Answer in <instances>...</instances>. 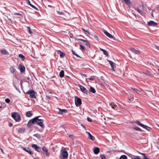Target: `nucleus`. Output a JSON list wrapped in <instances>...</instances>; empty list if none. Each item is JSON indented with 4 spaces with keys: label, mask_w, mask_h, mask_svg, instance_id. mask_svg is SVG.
Segmentation results:
<instances>
[{
    "label": "nucleus",
    "mask_w": 159,
    "mask_h": 159,
    "mask_svg": "<svg viewBox=\"0 0 159 159\" xmlns=\"http://www.w3.org/2000/svg\"><path fill=\"white\" fill-rule=\"evenodd\" d=\"M68 157V153L65 149L61 150V152L60 155V157L61 159H67Z\"/></svg>",
    "instance_id": "f257e3e1"
},
{
    "label": "nucleus",
    "mask_w": 159,
    "mask_h": 159,
    "mask_svg": "<svg viewBox=\"0 0 159 159\" xmlns=\"http://www.w3.org/2000/svg\"><path fill=\"white\" fill-rule=\"evenodd\" d=\"M12 117L16 122H19L21 120V117L17 113L13 112L11 114Z\"/></svg>",
    "instance_id": "f03ea898"
},
{
    "label": "nucleus",
    "mask_w": 159,
    "mask_h": 159,
    "mask_svg": "<svg viewBox=\"0 0 159 159\" xmlns=\"http://www.w3.org/2000/svg\"><path fill=\"white\" fill-rule=\"evenodd\" d=\"M40 116H39L36 117H37V119L35 123H36L38 125L41 126V127L43 128L44 127V125L43 124V120L42 119H39V118L40 117Z\"/></svg>",
    "instance_id": "7ed1b4c3"
},
{
    "label": "nucleus",
    "mask_w": 159,
    "mask_h": 159,
    "mask_svg": "<svg viewBox=\"0 0 159 159\" xmlns=\"http://www.w3.org/2000/svg\"><path fill=\"white\" fill-rule=\"evenodd\" d=\"M134 8L137 12H138L141 15H142L143 13V11L141 9H143V5H140L139 6V7H134Z\"/></svg>",
    "instance_id": "20e7f679"
},
{
    "label": "nucleus",
    "mask_w": 159,
    "mask_h": 159,
    "mask_svg": "<svg viewBox=\"0 0 159 159\" xmlns=\"http://www.w3.org/2000/svg\"><path fill=\"white\" fill-rule=\"evenodd\" d=\"M75 103L76 106L78 107L82 103L81 99L77 97H75Z\"/></svg>",
    "instance_id": "39448f33"
},
{
    "label": "nucleus",
    "mask_w": 159,
    "mask_h": 159,
    "mask_svg": "<svg viewBox=\"0 0 159 159\" xmlns=\"http://www.w3.org/2000/svg\"><path fill=\"white\" fill-rule=\"evenodd\" d=\"M26 93L29 94L32 98H36L35 93L32 90H29L26 92Z\"/></svg>",
    "instance_id": "423d86ee"
},
{
    "label": "nucleus",
    "mask_w": 159,
    "mask_h": 159,
    "mask_svg": "<svg viewBox=\"0 0 159 159\" xmlns=\"http://www.w3.org/2000/svg\"><path fill=\"white\" fill-rule=\"evenodd\" d=\"M37 119V117H35L33 119L30 120L27 124L28 126H30L32 125L33 124L35 123Z\"/></svg>",
    "instance_id": "0eeeda50"
},
{
    "label": "nucleus",
    "mask_w": 159,
    "mask_h": 159,
    "mask_svg": "<svg viewBox=\"0 0 159 159\" xmlns=\"http://www.w3.org/2000/svg\"><path fill=\"white\" fill-rule=\"evenodd\" d=\"M136 123H137L138 125L142 127L143 128L146 129L147 130H149V129H150V127H148V126L145 125L143 124L139 121H136Z\"/></svg>",
    "instance_id": "6e6552de"
},
{
    "label": "nucleus",
    "mask_w": 159,
    "mask_h": 159,
    "mask_svg": "<svg viewBox=\"0 0 159 159\" xmlns=\"http://www.w3.org/2000/svg\"><path fill=\"white\" fill-rule=\"evenodd\" d=\"M31 146L33 149L38 152H40L41 151V148L35 144H32Z\"/></svg>",
    "instance_id": "1a4fd4ad"
},
{
    "label": "nucleus",
    "mask_w": 159,
    "mask_h": 159,
    "mask_svg": "<svg viewBox=\"0 0 159 159\" xmlns=\"http://www.w3.org/2000/svg\"><path fill=\"white\" fill-rule=\"evenodd\" d=\"M148 25L149 26H155L157 25V24L152 20H150L148 22Z\"/></svg>",
    "instance_id": "9d476101"
},
{
    "label": "nucleus",
    "mask_w": 159,
    "mask_h": 159,
    "mask_svg": "<svg viewBox=\"0 0 159 159\" xmlns=\"http://www.w3.org/2000/svg\"><path fill=\"white\" fill-rule=\"evenodd\" d=\"M80 88L81 91L83 93H86V94H88V90L85 88L82 85L80 86Z\"/></svg>",
    "instance_id": "9b49d317"
},
{
    "label": "nucleus",
    "mask_w": 159,
    "mask_h": 159,
    "mask_svg": "<svg viewBox=\"0 0 159 159\" xmlns=\"http://www.w3.org/2000/svg\"><path fill=\"white\" fill-rule=\"evenodd\" d=\"M13 84L16 90H18L17 88L16 85V84H18L19 82L16 78H14L13 80Z\"/></svg>",
    "instance_id": "f8f14e48"
},
{
    "label": "nucleus",
    "mask_w": 159,
    "mask_h": 159,
    "mask_svg": "<svg viewBox=\"0 0 159 159\" xmlns=\"http://www.w3.org/2000/svg\"><path fill=\"white\" fill-rule=\"evenodd\" d=\"M59 110V111L58 112V114L60 115H62L64 113H66L67 112V110L63 109H61L59 108H58Z\"/></svg>",
    "instance_id": "ddd939ff"
},
{
    "label": "nucleus",
    "mask_w": 159,
    "mask_h": 159,
    "mask_svg": "<svg viewBox=\"0 0 159 159\" xmlns=\"http://www.w3.org/2000/svg\"><path fill=\"white\" fill-rule=\"evenodd\" d=\"M104 33L106 36H107L110 38L113 39H114V37L112 35L110 34V33H109L107 31H104Z\"/></svg>",
    "instance_id": "4468645a"
},
{
    "label": "nucleus",
    "mask_w": 159,
    "mask_h": 159,
    "mask_svg": "<svg viewBox=\"0 0 159 159\" xmlns=\"http://www.w3.org/2000/svg\"><path fill=\"white\" fill-rule=\"evenodd\" d=\"M23 150L28 152L30 154H33V152L31 151L30 149L28 148H22Z\"/></svg>",
    "instance_id": "2eb2a0df"
},
{
    "label": "nucleus",
    "mask_w": 159,
    "mask_h": 159,
    "mask_svg": "<svg viewBox=\"0 0 159 159\" xmlns=\"http://www.w3.org/2000/svg\"><path fill=\"white\" fill-rule=\"evenodd\" d=\"M108 61L109 62V64L110 65L112 70L114 71H115L114 68V66L115 65V63L109 60H108Z\"/></svg>",
    "instance_id": "dca6fc26"
},
{
    "label": "nucleus",
    "mask_w": 159,
    "mask_h": 159,
    "mask_svg": "<svg viewBox=\"0 0 159 159\" xmlns=\"http://www.w3.org/2000/svg\"><path fill=\"white\" fill-rule=\"evenodd\" d=\"M19 68L21 72H23L25 71V67L23 66H22L21 64H20L19 65Z\"/></svg>",
    "instance_id": "f3484780"
},
{
    "label": "nucleus",
    "mask_w": 159,
    "mask_h": 159,
    "mask_svg": "<svg viewBox=\"0 0 159 159\" xmlns=\"http://www.w3.org/2000/svg\"><path fill=\"white\" fill-rule=\"evenodd\" d=\"M100 151L99 148L97 147H95L93 149V152L94 154H98Z\"/></svg>",
    "instance_id": "a211bd4d"
},
{
    "label": "nucleus",
    "mask_w": 159,
    "mask_h": 159,
    "mask_svg": "<svg viewBox=\"0 0 159 159\" xmlns=\"http://www.w3.org/2000/svg\"><path fill=\"white\" fill-rule=\"evenodd\" d=\"M129 49L132 52L135 54H138L139 53V51L136 50L134 48H130Z\"/></svg>",
    "instance_id": "6ab92c4d"
},
{
    "label": "nucleus",
    "mask_w": 159,
    "mask_h": 159,
    "mask_svg": "<svg viewBox=\"0 0 159 159\" xmlns=\"http://www.w3.org/2000/svg\"><path fill=\"white\" fill-rule=\"evenodd\" d=\"M26 2H27V3L32 8H33L35 10H38L37 7H36L34 6L33 5L30 3V2L29 0H26Z\"/></svg>",
    "instance_id": "aec40b11"
},
{
    "label": "nucleus",
    "mask_w": 159,
    "mask_h": 159,
    "mask_svg": "<svg viewBox=\"0 0 159 159\" xmlns=\"http://www.w3.org/2000/svg\"><path fill=\"white\" fill-rule=\"evenodd\" d=\"M110 106L114 109H117V106L114 103H111L110 104Z\"/></svg>",
    "instance_id": "412c9836"
},
{
    "label": "nucleus",
    "mask_w": 159,
    "mask_h": 159,
    "mask_svg": "<svg viewBox=\"0 0 159 159\" xmlns=\"http://www.w3.org/2000/svg\"><path fill=\"white\" fill-rule=\"evenodd\" d=\"M1 52L2 54L3 55H7L9 53L7 51L4 49H2L1 50Z\"/></svg>",
    "instance_id": "4be33fe9"
},
{
    "label": "nucleus",
    "mask_w": 159,
    "mask_h": 159,
    "mask_svg": "<svg viewBox=\"0 0 159 159\" xmlns=\"http://www.w3.org/2000/svg\"><path fill=\"white\" fill-rule=\"evenodd\" d=\"M33 115V114L31 113L30 111H29L26 112V117H30Z\"/></svg>",
    "instance_id": "5701e85b"
},
{
    "label": "nucleus",
    "mask_w": 159,
    "mask_h": 159,
    "mask_svg": "<svg viewBox=\"0 0 159 159\" xmlns=\"http://www.w3.org/2000/svg\"><path fill=\"white\" fill-rule=\"evenodd\" d=\"M79 40L82 41L83 42H84V43H85L86 45L87 46L89 45V44L88 41L87 40H84V39H78V41H79Z\"/></svg>",
    "instance_id": "b1692460"
},
{
    "label": "nucleus",
    "mask_w": 159,
    "mask_h": 159,
    "mask_svg": "<svg viewBox=\"0 0 159 159\" xmlns=\"http://www.w3.org/2000/svg\"><path fill=\"white\" fill-rule=\"evenodd\" d=\"M140 76L141 77H145V75H149V73L148 72H147L146 73H145L143 72L140 73Z\"/></svg>",
    "instance_id": "393cba45"
},
{
    "label": "nucleus",
    "mask_w": 159,
    "mask_h": 159,
    "mask_svg": "<svg viewBox=\"0 0 159 159\" xmlns=\"http://www.w3.org/2000/svg\"><path fill=\"white\" fill-rule=\"evenodd\" d=\"M89 91L93 93H95L96 92V90L95 89L92 87H90L89 89Z\"/></svg>",
    "instance_id": "a878e982"
},
{
    "label": "nucleus",
    "mask_w": 159,
    "mask_h": 159,
    "mask_svg": "<svg viewBox=\"0 0 159 159\" xmlns=\"http://www.w3.org/2000/svg\"><path fill=\"white\" fill-rule=\"evenodd\" d=\"M64 71L63 70H61L59 74V76L61 78H62L64 76Z\"/></svg>",
    "instance_id": "bb28decb"
},
{
    "label": "nucleus",
    "mask_w": 159,
    "mask_h": 159,
    "mask_svg": "<svg viewBox=\"0 0 159 159\" xmlns=\"http://www.w3.org/2000/svg\"><path fill=\"white\" fill-rule=\"evenodd\" d=\"M27 30L28 32L30 34L32 35V34H33V32H32L30 30H31L30 27V26H27Z\"/></svg>",
    "instance_id": "cd10ccee"
},
{
    "label": "nucleus",
    "mask_w": 159,
    "mask_h": 159,
    "mask_svg": "<svg viewBox=\"0 0 159 159\" xmlns=\"http://www.w3.org/2000/svg\"><path fill=\"white\" fill-rule=\"evenodd\" d=\"M10 71L11 73H14L15 71V69L13 67H11L10 68Z\"/></svg>",
    "instance_id": "c85d7f7f"
},
{
    "label": "nucleus",
    "mask_w": 159,
    "mask_h": 159,
    "mask_svg": "<svg viewBox=\"0 0 159 159\" xmlns=\"http://www.w3.org/2000/svg\"><path fill=\"white\" fill-rule=\"evenodd\" d=\"M126 4L128 5H130L131 4V2L129 0H123Z\"/></svg>",
    "instance_id": "c756f323"
},
{
    "label": "nucleus",
    "mask_w": 159,
    "mask_h": 159,
    "mask_svg": "<svg viewBox=\"0 0 159 159\" xmlns=\"http://www.w3.org/2000/svg\"><path fill=\"white\" fill-rule=\"evenodd\" d=\"M59 52L60 57H63L65 55V54L61 51H59Z\"/></svg>",
    "instance_id": "7c9ffc66"
},
{
    "label": "nucleus",
    "mask_w": 159,
    "mask_h": 159,
    "mask_svg": "<svg viewBox=\"0 0 159 159\" xmlns=\"http://www.w3.org/2000/svg\"><path fill=\"white\" fill-rule=\"evenodd\" d=\"M132 89L133 90H134V91H135V92H136V93H138L139 94H140L141 93V92L140 91L137 89H136L132 88Z\"/></svg>",
    "instance_id": "2f4dec72"
},
{
    "label": "nucleus",
    "mask_w": 159,
    "mask_h": 159,
    "mask_svg": "<svg viewBox=\"0 0 159 159\" xmlns=\"http://www.w3.org/2000/svg\"><path fill=\"white\" fill-rule=\"evenodd\" d=\"M120 159H127V157L125 155H122L120 157Z\"/></svg>",
    "instance_id": "473e14b6"
},
{
    "label": "nucleus",
    "mask_w": 159,
    "mask_h": 159,
    "mask_svg": "<svg viewBox=\"0 0 159 159\" xmlns=\"http://www.w3.org/2000/svg\"><path fill=\"white\" fill-rule=\"evenodd\" d=\"M88 138L89 139L92 140H94L95 139L94 137L92 136L91 134L88 136Z\"/></svg>",
    "instance_id": "72a5a7b5"
},
{
    "label": "nucleus",
    "mask_w": 159,
    "mask_h": 159,
    "mask_svg": "<svg viewBox=\"0 0 159 159\" xmlns=\"http://www.w3.org/2000/svg\"><path fill=\"white\" fill-rule=\"evenodd\" d=\"M42 150L44 152H46V154L48 153V150L45 147H43L42 148Z\"/></svg>",
    "instance_id": "f704fd0d"
},
{
    "label": "nucleus",
    "mask_w": 159,
    "mask_h": 159,
    "mask_svg": "<svg viewBox=\"0 0 159 159\" xmlns=\"http://www.w3.org/2000/svg\"><path fill=\"white\" fill-rule=\"evenodd\" d=\"M140 154H141L142 155H143V159H149V158L147 157L146 156H145V154L144 153H141L140 152H139Z\"/></svg>",
    "instance_id": "c9c22d12"
},
{
    "label": "nucleus",
    "mask_w": 159,
    "mask_h": 159,
    "mask_svg": "<svg viewBox=\"0 0 159 159\" xmlns=\"http://www.w3.org/2000/svg\"><path fill=\"white\" fill-rule=\"evenodd\" d=\"M134 129L137 130H138V131H141V129L140 128L138 127H134Z\"/></svg>",
    "instance_id": "e433bc0d"
},
{
    "label": "nucleus",
    "mask_w": 159,
    "mask_h": 159,
    "mask_svg": "<svg viewBox=\"0 0 159 159\" xmlns=\"http://www.w3.org/2000/svg\"><path fill=\"white\" fill-rule=\"evenodd\" d=\"M19 57L23 60H24L25 58V57L22 54H20L19 55Z\"/></svg>",
    "instance_id": "4c0bfd02"
},
{
    "label": "nucleus",
    "mask_w": 159,
    "mask_h": 159,
    "mask_svg": "<svg viewBox=\"0 0 159 159\" xmlns=\"http://www.w3.org/2000/svg\"><path fill=\"white\" fill-rule=\"evenodd\" d=\"M72 53L75 55L76 56L78 57H79L80 56L76 53V52H75V51H73V50H72Z\"/></svg>",
    "instance_id": "58836bf2"
},
{
    "label": "nucleus",
    "mask_w": 159,
    "mask_h": 159,
    "mask_svg": "<svg viewBox=\"0 0 159 159\" xmlns=\"http://www.w3.org/2000/svg\"><path fill=\"white\" fill-rule=\"evenodd\" d=\"M25 131V129L24 128H21L19 129V132L20 133H21L24 132Z\"/></svg>",
    "instance_id": "ea45409f"
},
{
    "label": "nucleus",
    "mask_w": 159,
    "mask_h": 159,
    "mask_svg": "<svg viewBox=\"0 0 159 159\" xmlns=\"http://www.w3.org/2000/svg\"><path fill=\"white\" fill-rule=\"evenodd\" d=\"M82 29L84 31L85 34H89V32L88 31L84 30V29L83 28H82Z\"/></svg>",
    "instance_id": "a19ab883"
},
{
    "label": "nucleus",
    "mask_w": 159,
    "mask_h": 159,
    "mask_svg": "<svg viewBox=\"0 0 159 159\" xmlns=\"http://www.w3.org/2000/svg\"><path fill=\"white\" fill-rule=\"evenodd\" d=\"M103 54L107 56L108 55V54L107 52L105 50H104V51L103 52Z\"/></svg>",
    "instance_id": "79ce46f5"
},
{
    "label": "nucleus",
    "mask_w": 159,
    "mask_h": 159,
    "mask_svg": "<svg viewBox=\"0 0 159 159\" xmlns=\"http://www.w3.org/2000/svg\"><path fill=\"white\" fill-rule=\"evenodd\" d=\"M57 13L59 15H64V14L62 12H60L58 11H57Z\"/></svg>",
    "instance_id": "37998d69"
},
{
    "label": "nucleus",
    "mask_w": 159,
    "mask_h": 159,
    "mask_svg": "<svg viewBox=\"0 0 159 159\" xmlns=\"http://www.w3.org/2000/svg\"><path fill=\"white\" fill-rule=\"evenodd\" d=\"M130 97H131V98H129L128 100V102H130L131 101V99H133V98H134V96L133 95H130Z\"/></svg>",
    "instance_id": "c03bdc74"
},
{
    "label": "nucleus",
    "mask_w": 159,
    "mask_h": 159,
    "mask_svg": "<svg viewBox=\"0 0 159 159\" xmlns=\"http://www.w3.org/2000/svg\"><path fill=\"white\" fill-rule=\"evenodd\" d=\"M5 101L7 103H9L10 101V100L9 98H6L5 100Z\"/></svg>",
    "instance_id": "a18cd8bd"
},
{
    "label": "nucleus",
    "mask_w": 159,
    "mask_h": 159,
    "mask_svg": "<svg viewBox=\"0 0 159 159\" xmlns=\"http://www.w3.org/2000/svg\"><path fill=\"white\" fill-rule=\"evenodd\" d=\"M100 157L101 158V159H106V157L105 156L103 155H101L100 156Z\"/></svg>",
    "instance_id": "49530a36"
},
{
    "label": "nucleus",
    "mask_w": 159,
    "mask_h": 159,
    "mask_svg": "<svg viewBox=\"0 0 159 159\" xmlns=\"http://www.w3.org/2000/svg\"><path fill=\"white\" fill-rule=\"evenodd\" d=\"M80 49L83 50H84L85 48L82 45L80 44Z\"/></svg>",
    "instance_id": "de8ad7c7"
},
{
    "label": "nucleus",
    "mask_w": 159,
    "mask_h": 159,
    "mask_svg": "<svg viewBox=\"0 0 159 159\" xmlns=\"http://www.w3.org/2000/svg\"><path fill=\"white\" fill-rule=\"evenodd\" d=\"M154 47L155 48H156L157 49L158 51H159V47L155 45L154 46Z\"/></svg>",
    "instance_id": "09e8293b"
},
{
    "label": "nucleus",
    "mask_w": 159,
    "mask_h": 159,
    "mask_svg": "<svg viewBox=\"0 0 159 159\" xmlns=\"http://www.w3.org/2000/svg\"><path fill=\"white\" fill-rule=\"evenodd\" d=\"M87 120H88V121L89 122H91L92 121L91 119L89 117H87Z\"/></svg>",
    "instance_id": "8fccbe9b"
},
{
    "label": "nucleus",
    "mask_w": 159,
    "mask_h": 159,
    "mask_svg": "<svg viewBox=\"0 0 159 159\" xmlns=\"http://www.w3.org/2000/svg\"><path fill=\"white\" fill-rule=\"evenodd\" d=\"M34 136H35V137H36L37 138H39V134H34Z\"/></svg>",
    "instance_id": "3c124183"
},
{
    "label": "nucleus",
    "mask_w": 159,
    "mask_h": 159,
    "mask_svg": "<svg viewBox=\"0 0 159 159\" xmlns=\"http://www.w3.org/2000/svg\"><path fill=\"white\" fill-rule=\"evenodd\" d=\"M89 80L92 81L94 80V79L92 77H89L88 78Z\"/></svg>",
    "instance_id": "603ef678"
},
{
    "label": "nucleus",
    "mask_w": 159,
    "mask_h": 159,
    "mask_svg": "<svg viewBox=\"0 0 159 159\" xmlns=\"http://www.w3.org/2000/svg\"><path fill=\"white\" fill-rule=\"evenodd\" d=\"M133 159H140V157L139 156H136V157L133 158Z\"/></svg>",
    "instance_id": "864d4df0"
},
{
    "label": "nucleus",
    "mask_w": 159,
    "mask_h": 159,
    "mask_svg": "<svg viewBox=\"0 0 159 159\" xmlns=\"http://www.w3.org/2000/svg\"><path fill=\"white\" fill-rule=\"evenodd\" d=\"M8 125L10 127H11L13 125V124L11 123H9L8 124Z\"/></svg>",
    "instance_id": "5fc2aeb1"
},
{
    "label": "nucleus",
    "mask_w": 159,
    "mask_h": 159,
    "mask_svg": "<svg viewBox=\"0 0 159 159\" xmlns=\"http://www.w3.org/2000/svg\"><path fill=\"white\" fill-rule=\"evenodd\" d=\"M14 15H21V14H20L19 13H15L14 14Z\"/></svg>",
    "instance_id": "6e6d98bb"
},
{
    "label": "nucleus",
    "mask_w": 159,
    "mask_h": 159,
    "mask_svg": "<svg viewBox=\"0 0 159 159\" xmlns=\"http://www.w3.org/2000/svg\"><path fill=\"white\" fill-rule=\"evenodd\" d=\"M94 37L97 40H98V37L96 35H94Z\"/></svg>",
    "instance_id": "4d7b16f0"
},
{
    "label": "nucleus",
    "mask_w": 159,
    "mask_h": 159,
    "mask_svg": "<svg viewBox=\"0 0 159 159\" xmlns=\"http://www.w3.org/2000/svg\"><path fill=\"white\" fill-rule=\"evenodd\" d=\"M68 135L70 137H71L72 139L73 138V135Z\"/></svg>",
    "instance_id": "13d9d810"
},
{
    "label": "nucleus",
    "mask_w": 159,
    "mask_h": 159,
    "mask_svg": "<svg viewBox=\"0 0 159 159\" xmlns=\"http://www.w3.org/2000/svg\"><path fill=\"white\" fill-rule=\"evenodd\" d=\"M86 133L88 134L89 136L91 134L88 132H86Z\"/></svg>",
    "instance_id": "bf43d9fd"
},
{
    "label": "nucleus",
    "mask_w": 159,
    "mask_h": 159,
    "mask_svg": "<svg viewBox=\"0 0 159 159\" xmlns=\"http://www.w3.org/2000/svg\"><path fill=\"white\" fill-rule=\"evenodd\" d=\"M100 50L101 51H102V52H103V51H104V49H102V48H100Z\"/></svg>",
    "instance_id": "052dcab7"
},
{
    "label": "nucleus",
    "mask_w": 159,
    "mask_h": 159,
    "mask_svg": "<svg viewBox=\"0 0 159 159\" xmlns=\"http://www.w3.org/2000/svg\"><path fill=\"white\" fill-rule=\"evenodd\" d=\"M0 149H1V150L2 152H3V153L4 152H3V151L2 149V148H0Z\"/></svg>",
    "instance_id": "680f3d73"
},
{
    "label": "nucleus",
    "mask_w": 159,
    "mask_h": 159,
    "mask_svg": "<svg viewBox=\"0 0 159 159\" xmlns=\"http://www.w3.org/2000/svg\"><path fill=\"white\" fill-rule=\"evenodd\" d=\"M81 126H83V127H84V125H82Z\"/></svg>",
    "instance_id": "e2e57ef3"
},
{
    "label": "nucleus",
    "mask_w": 159,
    "mask_h": 159,
    "mask_svg": "<svg viewBox=\"0 0 159 159\" xmlns=\"http://www.w3.org/2000/svg\"><path fill=\"white\" fill-rule=\"evenodd\" d=\"M158 9L159 10V7H157Z\"/></svg>",
    "instance_id": "0e129e2a"
},
{
    "label": "nucleus",
    "mask_w": 159,
    "mask_h": 159,
    "mask_svg": "<svg viewBox=\"0 0 159 159\" xmlns=\"http://www.w3.org/2000/svg\"><path fill=\"white\" fill-rule=\"evenodd\" d=\"M158 71L159 72V69H158Z\"/></svg>",
    "instance_id": "69168bd1"
},
{
    "label": "nucleus",
    "mask_w": 159,
    "mask_h": 159,
    "mask_svg": "<svg viewBox=\"0 0 159 159\" xmlns=\"http://www.w3.org/2000/svg\"><path fill=\"white\" fill-rule=\"evenodd\" d=\"M2 108V106H0V108Z\"/></svg>",
    "instance_id": "338daca9"
},
{
    "label": "nucleus",
    "mask_w": 159,
    "mask_h": 159,
    "mask_svg": "<svg viewBox=\"0 0 159 159\" xmlns=\"http://www.w3.org/2000/svg\"><path fill=\"white\" fill-rule=\"evenodd\" d=\"M135 16V14H133Z\"/></svg>",
    "instance_id": "774afa93"
}]
</instances>
